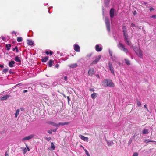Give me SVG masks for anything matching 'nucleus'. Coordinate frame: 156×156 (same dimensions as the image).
Instances as JSON below:
<instances>
[{
    "instance_id": "1",
    "label": "nucleus",
    "mask_w": 156,
    "mask_h": 156,
    "mask_svg": "<svg viewBox=\"0 0 156 156\" xmlns=\"http://www.w3.org/2000/svg\"><path fill=\"white\" fill-rule=\"evenodd\" d=\"M105 23L107 30L109 32L110 30V23L109 20L108 18L106 17L105 18Z\"/></svg>"
},
{
    "instance_id": "2",
    "label": "nucleus",
    "mask_w": 156,
    "mask_h": 156,
    "mask_svg": "<svg viewBox=\"0 0 156 156\" xmlns=\"http://www.w3.org/2000/svg\"><path fill=\"white\" fill-rule=\"evenodd\" d=\"M123 36L124 37V39L126 44L128 45H130V41L128 39V35L127 34L123 33Z\"/></svg>"
},
{
    "instance_id": "3",
    "label": "nucleus",
    "mask_w": 156,
    "mask_h": 156,
    "mask_svg": "<svg viewBox=\"0 0 156 156\" xmlns=\"http://www.w3.org/2000/svg\"><path fill=\"white\" fill-rule=\"evenodd\" d=\"M94 68H90L89 69L88 73V75L90 76H92L94 74Z\"/></svg>"
},
{
    "instance_id": "4",
    "label": "nucleus",
    "mask_w": 156,
    "mask_h": 156,
    "mask_svg": "<svg viewBox=\"0 0 156 156\" xmlns=\"http://www.w3.org/2000/svg\"><path fill=\"white\" fill-rule=\"evenodd\" d=\"M106 86H107V87L108 86L109 87H114V85L112 80H108V84L107 85H106Z\"/></svg>"
},
{
    "instance_id": "5",
    "label": "nucleus",
    "mask_w": 156,
    "mask_h": 156,
    "mask_svg": "<svg viewBox=\"0 0 156 156\" xmlns=\"http://www.w3.org/2000/svg\"><path fill=\"white\" fill-rule=\"evenodd\" d=\"M108 66L111 72L113 74H114V68L113 67L112 64L110 62L109 63Z\"/></svg>"
},
{
    "instance_id": "6",
    "label": "nucleus",
    "mask_w": 156,
    "mask_h": 156,
    "mask_svg": "<svg viewBox=\"0 0 156 156\" xmlns=\"http://www.w3.org/2000/svg\"><path fill=\"white\" fill-rule=\"evenodd\" d=\"M108 79H105L102 82V85L104 87H107V86H106V85H107L108 84Z\"/></svg>"
},
{
    "instance_id": "7",
    "label": "nucleus",
    "mask_w": 156,
    "mask_h": 156,
    "mask_svg": "<svg viewBox=\"0 0 156 156\" xmlns=\"http://www.w3.org/2000/svg\"><path fill=\"white\" fill-rule=\"evenodd\" d=\"M34 135L33 134L30 135L29 136H26L23 139V140H29L32 139L34 136Z\"/></svg>"
},
{
    "instance_id": "8",
    "label": "nucleus",
    "mask_w": 156,
    "mask_h": 156,
    "mask_svg": "<svg viewBox=\"0 0 156 156\" xmlns=\"http://www.w3.org/2000/svg\"><path fill=\"white\" fill-rule=\"evenodd\" d=\"M101 58V55H99L97 57H96L95 59L93 61L92 63L95 64L97 63L100 60Z\"/></svg>"
},
{
    "instance_id": "9",
    "label": "nucleus",
    "mask_w": 156,
    "mask_h": 156,
    "mask_svg": "<svg viewBox=\"0 0 156 156\" xmlns=\"http://www.w3.org/2000/svg\"><path fill=\"white\" fill-rule=\"evenodd\" d=\"M74 49L76 52H80V47L77 44H75L74 45Z\"/></svg>"
},
{
    "instance_id": "10",
    "label": "nucleus",
    "mask_w": 156,
    "mask_h": 156,
    "mask_svg": "<svg viewBox=\"0 0 156 156\" xmlns=\"http://www.w3.org/2000/svg\"><path fill=\"white\" fill-rule=\"evenodd\" d=\"M114 9L113 8H111L110 11V17L111 18H112L114 16Z\"/></svg>"
},
{
    "instance_id": "11",
    "label": "nucleus",
    "mask_w": 156,
    "mask_h": 156,
    "mask_svg": "<svg viewBox=\"0 0 156 156\" xmlns=\"http://www.w3.org/2000/svg\"><path fill=\"white\" fill-rule=\"evenodd\" d=\"M11 96L9 94H6L1 98L0 100L1 101H4L7 99L8 98Z\"/></svg>"
},
{
    "instance_id": "12",
    "label": "nucleus",
    "mask_w": 156,
    "mask_h": 156,
    "mask_svg": "<svg viewBox=\"0 0 156 156\" xmlns=\"http://www.w3.org/2000/svg\"><path fill=\"white\" fill-rule=\"evenodd\" d=\"M117 46L121 50L125 48V46L121 43H119L117 45Z\"/></svg>"
},
{
    "instance_id": "13",
    "label": "nucleus",
    "mask_w": 156,
    "mask_h": 156,
    "mask_svg": "<svg viewBox=\"0 0 156 156\" xmlns=\"http://www.w3.org/2000/svg\"><path fill=\"white\" fill-rule=\"evenodd\" d=\"M95 49L97 51H101L102 50V48L100 47L99 45H96L95 46Z\"/></svg>"
},
{
    "instance_id": "14",
    "label": "nucleus",
    "mask_w": 156,
    "mask_h": 156,
    "mask_svg": "<svg viewBox=\"0 0 156 156\" xmlns=\"http://www.w3.org/2000/svg\"><path fill=\"white\" fill-rule=\"evenodd\" d=\"M79 136L82 140L84 141H86L88 140V138L87 137H86L82 135H80Z\"/></svg>"
},
{
    "instance_id": "15",
    "label": "nucleus",
    "mask_w": 156,
    "mask_h": 156,
    "mask_svg": "<svg viewBox=\"0 0 156 156\" xmlns=\"http://www.w3.org/2000/svg\"><path fill=\"white\" fill-rule=\"evenodd\" d=\"M15 63V62L14 61H12L9 62V65L10 67H13L14 66L13 64Z\"/></svg>"
},
{
    "instance_id": "16",
    "label": "nucleus",
    "mask_w": 156,
    "mask_h": 156,
    "mask_svg": "<svg viewBox=\"0 0 156 156\" xmlns=\"http://www.w3.org/2000/svg\"><path fill=\"white\" fill-rule=\"evenodd\" d=\"M137 55L139 57H141L142 56V53L141 51L140 50L137 51L136 52Z\"/></svg>"
},
{
    "instance_id": "17",
    "label": "nucleus",
    "mask_w": 156,
    "mask_h": 156,
    "mask_svg": "<svg viewBox=\"0 0 156 156\" xmlns=\"http://www.w3.org/2000/svg\"><path fill=\"white\" fill-rule=\"evenodd\" d=\"M48 56H46L44 58H42L41 59V61L43 62H46L48 60Z\"/></svg>"
},
{
    "instance_id": "18",
    "label": "nucleus",
    "mask_w": 156,
    "mask_h": 156,
    "mask_svg": "<svg viewBox=\"0 0 156 156\" xmlns=\"http://www.w3.org/2000/svg\"><path fill=\"white\" fill-rule=\"evenodd\" d=\"M77 66V63H74L72 64L69 66L71 68H75Z\"/></svg>"
},
{
    "instance_id": "19",
    "label": "nucleus",
    "mask_w": 156,
    "mask_h": 156,
    "mask_svg": "<svg viewBox=\"0 0 156 156\" xmlns=\"http://www.w3.org/2000/svg\"><path fill=\"white\" fill-rule=\"evenodd\" d=\"M15 60L16 62H21V59L18 56H16L15 57Z\"/></svg>"
},
{
    "instance_id": "20",
    "label": "nucleus",
    "mask_w": 156,
    "mask_h": 156,
    "mask_svg": "<svg viewBox=\"0 0 156 156\" xmlns=\"http://www.w3.org/2000/svg\"><path fill=\"white\" fill-rule=\"evenodd\" d=\"M27 44L31 46L34 44V43L32 41L29 40H27Z\"/></svg>"
},
{
    "instance_id": "21",
    "label": "nucleus",
    "mask_w": 156,
    "mask_h": 156,
    "mask_svg": "<svg viewBox=\"0 0 156 156\" xmlns=\"http://www.w3.org/2000/svg\"><path fill=\"white\" fill-rule=\"evenodd\" d=\"M98 95V94L96 93H94L91 94V97L93 99H94Z\"/></svg>"
},
{
    "instance_id": "22",
    "label": "nucleus",
    "mask_w": 156,
    "mask_h": 156,
    "mask_svg": "<svg viewBox=\"0 0 156 156\" xmlns=\"http://www.w3.org/2000/svg\"><path fill=\"white\" fill-rule=\"evenodd\" d=\"M53 62V61L52 60H50L48 62V66L49 67H51L52 66V63Z\"/></svg>"
},
{
    "instance_id": "23",
    "label": "nucleus",
    "mask_w": 156,
    "mask_h": 156,
    "mask_svg": "<svg viewBox=\"0 0 156 156\" xmlns=\"http://www.w3.org/2000/svg\"><path fill=\"white\" fill-rule=\"evenodd\" d=\"M20 113V109H17L16 112V113H15V118H17V116Z\"/></svg>"
},
{
    "instance_id": "24",
    "label": "nucleus",
    "mask_w": 156,
    "mask_h": 156,
    "mask_svg": "<svg viewBox=\"0 0 156 156\" xmlns=\"http://www.w3.org/2000/svg\"><path fill=\"white\" fill-rule=\"evenodd\" d=\"M133 48L134 50L135 51V52H137V51H138L139 50H140V48H138L137 46H134Z\"/></svg>"
},
{
    "instance_id": "25",
    "label": "nucleus",
    "mask_w": 156,
    "mask_h": 156,
    "mask_svg": "<svg viewBox=\"0 0 156 156\" xmlns=\"http://www.w3.org/2000/svg\"><path fill=\"white\" fill-rule=\"evenodd\" d=\"M126 63L128 65H129L130 64V61L127 59L125 58L124 59Z\"/></svg>"
},
{
    "instance_id": "26",
    "label": "nucleus",
    "mask_w": 156,
    "mask_h": 156,
    "mask_svg": "<svg viewBox=\"0 0 156 156\" xmlns=\"http://www.w3.org/2000/svg\"><path fill=\"white\" fill-rule=\"evenodd\" d=\"M148 130L147 129H144L142 131V133L144 134H147L148 133Z\"/></svg>"
},
{
    "instance_id": "27",
    "label": "nucleus",
    "mask_w": 156,
    "mask_h": 156,
    "mask_svg": "<svg viewBox=\"0 0 156 156\" xmlns=\"http://www.w3.org/2000/svg\"><path fill=\"white\" fill-rule=\"evenodd\" d=\"M68 124H69V123L68 122H64V123L60 122L59 123V124H58V125H59V126L60 125L64 126V125H68Z\"/></svg>"
},
{
    "instance_id": "28",
    "label": "nucleus",
    "mask_w": 156,
    "mask_h": 156,
    "mask_svg": "<svg viewBox=\"0 0 156 156\" xmlns=\"http://www.w3.org/2000/svg\"><path fill=\"white\" fill-rule=\"evenodd\" d=\"M51 150H54L55 148V146L53 142H51Z\"/></svg>"
},
{
    "instance_id": "29",
    "label": "nucleus",
    "mask_w": 156,
    "mask_h": 156,
    "mask_svg": "<svg viewBox=\"0 0 156 156\" xmlns=\"http://www.w3.org/2000/svg\"><path fill=\"white\" fill-rule=\"evenodd\" d=\"M11 46V44H6V48L7 50H9L10 49V48Z\"/></svg>"
},
{
    "instance_id": "30",
    "label": "nucleus",
    "mask_w": 156,
    "mask_h": 156,
    "mask_svg": "<svg viewBox=\"0 0 156 156\" xmlns=\"http://www.w3.org/2000/svg\"><path fill=\"white\" fill-rule=\"evenodd\" d=\"M22 38L21 37H17V40L18 42H20L22 41Z\"/></svg>"
},
{
    "instance_id": "31",
    "label": "nucleus",
    "mask_w": 156,
    "mask_h": 156,
    "mask_svg": "<svg viewBox=\"0 0 156 156\" xmlns=\"http://www.w3.org/2000/svg\"><path fill=\"white\" fill-rule=\"evenodd\" d=\"M15 50H16V52H19V50L18 48V47L17 46L15 47L13 49V51H14Z\"/></svg>"
},
{
    "instance_id": "32",
    "label": "nucleus",
    "mask_w": 156,
    "mask_h": 156,
    "mask_svg": "<svg viewBox=\"0 0 156 156\" xmlns=\"http://www.w3.org/2000/svg\"><path fill=\"white\" fill-rule=\"evenodd\" d=\"M153 141H151L149 139L146 140H145V142L146 143H147L149 142H154Z\"/></svg>"
},
{
    "instance_id": "33",
    "label": "nucleus",
    "mask_w": 156,
    "mask_h": 156,
    "mask_svg": "<svg viewBox=\"0 0 156 156\" xmlns=\"http://www.w3.org/2000/svg\"><path fill=\"white\" fill-rule=\"evenodd\" d=\"M122 50H123L124 52L126 53H127L128 51V49L127 48H125L123 49H122Z\"/></svg>"
},
{
    "instance_id": "34",
    "label": "nucleus",
    "mask_w": 156,
    "mask_h": 156,
    "mask_svg": "<svg viewBox=\"0 0 156 156\" xmlns=\"http://www.w3.org/2000/svg\"><path fill=\"white\" fill-rule=\"evenodd\" d=\"M51 124L52 125H53V126H57V127L59 126V125H58V124H57L53 122H52L51 123Z\"/></svg>"
},
{
    "instance_id": "35",
    "label": "nucleus",
    "mask_w": 156,
    "mask_h": 156,
    "mask_svg": "<svg viewBox=\"0 0 156 156\" xmlns=\"http://www.w3.org/2000/svg\"><path fill=\"white\" fill-rule=\"evenodd\" d=\"M137 104L139 106H140L141 105V103L138 100H137Z\"/></svg>"
},
{
    "instance_id": "36",
    "label": "nucleus",
    "mask_w": 156,
    "mask_h": 156,
    "mask_svg": "<svg viewBox=\"0 0 156 156\" xmlns=\"http://www.w3.org/2000/svg\"><path fill=\"white\" fill-rule=\"evenodd\" d=\"M84 150L86 152V154L87 156H90V154L87 151L86 149H84Z\"/></svg>"
},
{
    "instance_id": "37",
    "label": "nucleus",
    "mask_w": 156,
    "mask_h": 156,
    "mask_svg": "<svg viewBox=\"0 0 156 156\" xmlns=\"http://www.w3.org/2000/svg\"><path fill=\"white\" fill-rule=\"evenodd\" d=\"M8 69H3V72L6 73L8 71Z\"/></svg>"
},
{
    "instance_id": "38",
    "label": "nucleus",
    "mask_w": 156,
    "mask_h": 156,
    "mask_svg": "<svg viewBox=\"0 0 156 156\" xmlns=\"http://www.w3.org/2000/svg\"><path fill=\"white\" fill-rule=\"evenodd\" d=\"M68 104H69V101L70 100V98L69 96H67Z\"/></svg>"
},
{
    "instance_id": "39",
    "label": "nucleus",
    "mask_w": 156,
    "mask_h": 156,
    "mask_svg": "<svg viewBox=\"0 0 156 156\" xmlns=\"http://www.w3.org/2000/svg\"><path fill=\"white\" fill-rule=\"evenodd\" d=\"M150 17L156 19V15H152L150 16Z\"/></svg>"
},
{
    "instance_id": "40",
    "label": "nucleus",
    "mask_w": 156,
    "mask_h": 156,
    "mask_svg": "<svg viewBox=\"0 0 156 156\" xmlns=\"http://www.w3.org/2000/svg\"><path fill=\"white\" fill-rule=\"evenodd\" d=\"M138 154L137 152L134 153L132 156H138Z\"/></svg>"
},
{
    "instance_id": "41",
    "label": "nucleus",
    "mask_w": 156,
    "mask_h": 156,
    "mask_svg": "<svg viewBox=\"0 0 156 156\" xmlns=\"http://www.w3.org/2000/svg\"><path fill=\"white\" fill-rule=\"evenodd\" d=\"M122 29L123 30H126V28L125 26H123L122 27Z\"/></svg>"
},
{
    "instance_id": "42",
    "label": "nucleus",
    "mask_w": 156,
    "mask_h": 156,
    "mask_svg": "<svg viewBox=\"0 0 156 156\" xmlns=\"http://www.w3.org/2000/svg\"><path fill=\"white\" fill-rule=\"evenodd\" d=\"M64 80L66 81H67V76H66L64 77Z\"/></svg>"
},
{
    "instance_id": "43",
    "label": "nucleus",
    "mask_w": 156,
    "mask_h": 156,
    "mask_svg": "<svg viewBox=\"0 0 156 156\" xmlns=\"http://www.w3.org/2000/svg\"><path fill=\"white\" fill-rule=\"evenodd\" d=\"M23 151H24V152H23L24 154H25L27 151V149H26V148H25L23 149Z\"/></svg>"
},
{
    "instance_id": "44",
    "label": "nucleus",
    "mask_w": 156,
    "mask_h": 156,
    "mask_svg": "<svg viewBox=\"0 0 156 156\" xmlns=\"http://www.w3.org/2000/svg\"><path fill=\"white\" fill-rule=\"evenodd\" d=\"M123 33L126 34L127 32V30H123Z\"/></svg>"
},
{
    "instance_id": "45",
    "label": "nucleus",
    "mask_w": 156,
    "mask_h": 156,
    "mask_svg": "<svg viewBox=\"0 0 156 156\" xmlns=\"http://www.w3.org/2000/svg\"><path fill=\"white\" fill-rule=\"evenodd\" d=\"M52 131H50L49 130V131H48V133H49V134H51L52 133Z\"/></svg>"
},
{
    "instance_id": "46",
    "label": "nucleus",
    "mask_w": 156,
    "mask_h": 156,
    "mask_svg": "<svg viewBox=\"0 0 156 156\" xmlns=\"http://www.w3.org/2000/svg\"><path fill=\"white\" fill-rule=\"evenodd\" d=\"M89 90L90 91H93V92H94V89H92V88L90 89H89Z\"/></svg>"
},
{
    "instance_id": "47",
    "label": "nucleus",
    "mask_w": 156,
    "mask_h": 156,
    "mask_svg": "<svg viewBox=\"0 0 156 156\" xmlns=\"http://www.w3.org/2000/svg\"><path fill=\"white\" fill-rule=\"evenodd\" d=\"M20 109L21 111H23L24 110V108H23V107L20 108Z\"/></svg>"
},
{
    "instance_id": "48",
    "label": "nucleus",
    "mask_w": 156,
    "mask_h": 156,
    "mask_svg": "<svg viewBox=\"0 0 156 156\" xmlns=\"http://www.w3.org/2000/svg\"><path fill=\"white\" fill-rule=\"evenodd\" d=\"M9 73L10 74H13L14 72H12L11 70L9 71Z\"/></svg>"
},
{
    "instance_id": "49",
    "label": "nucleus",
    "mask_w": 156,
    "mask_h": 156,
    "mask_svg": "<svg viewBox=\"0 0 156 156\" xmlns=\"http://www.w3.org/2000/svg\"><path fill=\"white\" fill-rule=\"evenodd\" d=\"M150 11H151L154 10V9L152 7H151L150 8Z\"/></svg>"
},
{
    "instance_id": "50",
    "label": "nucleus",
    "mask_w": 156,
    "mask_h": 156,
    "mask_svg": "<svg viewBox=\"0 0 156 156\" xmlns=\"http://www.w3.org/2000/svg\"><path fill=\"white\" fill-rule=\"evenodd\" d=\"M52 54H53V52H52V51H50V52H49V54H50V55H52Z\"/></svg>"
},
{
    "instance_id": "51",
    "label": "nucleus",
    "mask_w": 156,
    "mask_h": 156,
    "mask_svg": "<svg viewBox=\"0 0 156 156\" xmlns=\"http://www.w3.org/2000/svg\"><path fill=\"white\" fill-rule=\"evenodd\" d=\"M59 65L58 64H56L55 66V67H56V68H58V67H59Z\"/></svg>"
},
{
    "instance_id": "52",
    "label": "nucleus",
    "mask_w": 156,
    "mask_h": 156,
    "mask_svg": "<svg viewBox=\"0 0 156 156\" xmlns=\"http://www.w3.org/2000/svg\"><path fill=\"white\" fill-rule=\"evenodd\" d=\"M12 34H16V32L15 31H13L12 32Z\"/></svg>"
},
{
    "instance_id": "53",
    "label": "nucleus",
    "mask_w": 156,
    "mask_h": 156,
    "mask_svg": "<svg viewBox=\"0 0 156 156\" xmlns=\"http://www.w3.org/2000/svg\"><path fill=\"white\" fill-rule=\"evenodd\" d=\"M131 26L132 27H134L135 26V25L133 23H132L131 24Z\"/></svg>"
},
{
    "instance_id": "54",
    "label": "nucleus",
    "mask_w": 156,
    "mask_h": 156,
    "mask_svg": "<svg viewBox=\"0 0 156 156\" xmlns=\"http://www.w3.org/2000/svg\"><path fill=\"white\" fill-rule=\"evenodd\" d=\"M51 139V138L50 137H49L48 138H47V140L48 141H49V140H50Z\"/></svg>"
},
{
    "instance_id": "55",
    "label": "nucleus",
    "mask_w": 156,
    "mask_h": 156,
    "mask_svg": "<svg viewBox=\"0 0 156 156\" xmlns=\"http://www.w3.org/2000/svg\"><path fill=\"white\" fill-rule=\"evenodd\" d=\"M136 13H137V12H136V11H134V12L133 14H134V15H136Z\"/></svg>"
},
{
    "instance_id": "56",
    "label": "nucleus",
    "mask_w": 156,
    "mask_h": 156,
    "mask_svg": "<svg viewBox=\"0 0 156 156\" xmlns=\"http://www.w3.org/2000/svg\"><path fill=\"white\" fill-rule=\"evenodd\" d=\"M49 52H48V51H46V54L47 55H48L49 54Z\"/></svg>"
},
{
    "instance_id": "57",
    "label": "nucleus",
    "mask_w": 156,
    "mask_h": 156,
    "mask_svg": "<svg viewBox=\"0 0 156 156\" xmlns=\"http://www.w3.org/2000/svg\"><path fill=\"white\" fill-rule=\"evenodd\" d=\"M96 77H97L98 78H100V76L98 74H97L96 75Z\"/></svg>"
},
{
    "instance_id": "58",
    "label": "nucleus",
    "mask_w": 156,
    "mask_h": 156,
    "mask_svg": "<svg viewBox=\"0 0 156 156\" xmlns=\"http://www.w3.org/2000/svg\"><path fill=\"white\" fill-rule=\"evenodd\" d=\"M0 67L1 68H3L4 66L3 65H1L0 64Z\"/></svg>"
},
{
    "instance_id": "59",
    "label": "nucleus",
    "mask_w": 156,
    "mask_h": 156,
    "mask_svg": "<svg viewBox=\"0 0 156 156\" xmlns=\"http://www.w3.org/2000/svg\"><path fill=\"white\" fill-rule=\"evenodd\" d=\"M131 142H132L131 140H129V141L128 144H130L131 143Z\"/></svg>"
},
{
    "instance_id": "60",
    "label": "nucleus",
    "mask_w": 156,
    "mask_h": 156,
    "mask_svg": "<svg viewBox=\"0 0 156 156\" xmlns=\"http://www.w3.org/2000/svg\"><path fill=\"white\" fill-rule=\"evenodd\" d=\"M28 91L27 90H25L23 91V93H26Z\"/></svg>"
},
{
    "instance_id": "61",
    "label": "nucleus",
    "mask_w": 156,
    "mask_h": 156,
    "mask_svg": "<svg viewBox=\"0 0 156 156\" xmlns=\"http://www.w3.org/2000/svg\"><path fill=\"white\" fill-rule=\"evenodd\" d=\"M144 107L145 108L147 109V107L146 105H144Z\"/></svg>"
},
{
    "instance_id": "62",
    "label": "nucleus",
    "mask_w": 156,
    "mask_h": 156,
    "mask_svg": "<svg viewBox=\"0 0 156 156\" xmlns=\"http://www.w3.org/2000/svg\"><path fill=\"white\" fill-rule=\"evenodd\" d=\"M80 147L82 148L84 150L85 149H84V147L82 146V145H81L80 146Z\"/></svg>"
},
{
    "instance_id": "63",
    "label": "nucleus",
    "mask_w": 156,
    "mask_h": 156,
    "mask_svg": "<svg viewBox=\"0 0 156 156\" xmlns=\"http://www.w3.org/2000/svg\"><path fill=\"white\" fill-rule=\"evenodd\" d=\"M5 156H9L8 154L6 152L5 154Z\"/></svg>"
},
{
    "instance_id": "64",
    "label": "nucleus",
    "mask_w": 156,
    "mask_h": 156,
    "mask_svg": "<svg viewBox=\"0 0 156 156\" xmlns=\"http://www.w3.org/2000/svg\"><path fill=\"white\" fill-rule=\"evenodd\" d=\"M136 136H137V135H136V134L135 133L133 136L134 137V138Z\"/></svg>"
}]
</instances>
